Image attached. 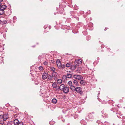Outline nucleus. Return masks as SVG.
Segmentation results:
<instances>
[{"instance_id":"9","label":"nucleus","mask_w":125,"mask_h":125,"mask_svg":"<svg viewBox=\"0 0 125 125\" xmlns=\"http://www.w3.org/2000/svg\"><path fill=\"white\" fill-rule=\"evenodd\" d=\"M48 76V73L44 72L43 73L42 78L43 79H45L47 78Z\"/></svg>"},{"instance_id":"8","label":"nucleus","mask_w":125,"mask_h":125,"mask_svg":"<svg viewBox=\"0 0 125 125\" xmlns=\"http://www.w3.org/2000/svg\"><path fill=\"white\" fill-rule=\"evenodd\" d=\"M62 91H63V92L65 94H67L68 93L69 91V87L65 86V87H64V88L63 90Z\"/></svg>"},{"instance_id":"21","label":"nucleus","mask_w":125,"mask_h":125,"mask_svg":"<svg viewBox=\"0 0 125 125\" xmlns=\"http://www.w3.org/2000/svg\"><path fill=\"white\" fill-rule=\"evenodd\" d=\"M73 83L75 85L77 86H79V84L78 83V81L76 80H74L73 81Z\"/></svg>"},{"instance_id":"53","label":"nucleus","mask_w":125,"mask_h":125,"mask_svg":"<svg viewBox=\"0 0 125 125\" xmlns=\"http://www.w3.org/2000/svg\"><path fill=\"white\" fill-rule=\"evenodd\" d=\"M44 29H46V27H45V26H44Z\"/></svg>"},{"instance_id":"63","label":"nucleus","mask_w":125,"mask_h":125,"mask_svg":"<svg viewBox=\"0 0 125 125\" xmlns=\"http://www.w3.org/2000/svg\"><path fill=\"white\" fill-rule=\"evenodd\" d=\"M69 73H71L70 72V71H69Z\"/></svg>"},{"instance_id":"10","label":"nucleus","mask_w":125,"mask_h":125,"mask_svg":"<svg viewBox=\"0 0 125 125\" xmlns=\"http://www.w3.org/2000/svg\"><path fill=\"white\" fill-rule=\"evenodd\" d=\"M71 16V17L73 18V17L75 18L76 17L75 14L76 13L74 11H72L70 12Z\"/></svg>"},{"instance_id":"52","label":"nucleus","mask_w":125,"mask_h":125,"mask_svg":"<svg viewBox=\"0 0 125 125\" xmlns=\"http://www.w3.org/2000/svg\"><path fill=\"white\" fill-rule=\"evenodd\" d=\"M51 62L52 63H53L54 62V61L53 60H51Z\"/></svg>"},{"instance_id":"19","label":"nucleus","mask_w":125,"mask_h":125,"mask_svg":"<svg viewBox=\"0 0 125 125\" xmlns=\"http://www.w3.org/2000/svg\"><path fill=\"white\" fill-rule=\"evenodd\" d=\"M19 122V121L17 119H15L14 120L13 122L14 125H17Z\"/></svg>"},{"instance_id":"1","label":"nucleus","mask_w":125,"mask_h":125,"mask_svg":"<svg viewBox=\"0 0 125 125\" xmlns=\"http://www.w3.org/2000/svg\"><path fill=\"white\" fill-rule=\"evenodd\" d=\"M56 62L57 66L58 68L62 69L65 68V65L64 64L62 65L61 61L59 60H57Z\"/></svg>"},{"instance_id":"18","label":"nucleus","mask_w":125,"mask_h":125,"mask_svg":"<svg viewBox=\"0 0 125 125\" xmlns=\"http://www.w3.org/2000/svg\"><path fill=\"white\" fill-rule=\"evenodd\" d=\"M97 52H102L104 51L100 47H97Z\"/></svg>"},{"instance_id":"41","label":"nucleus","mask_w":125,"mask_h":125,"mask_svg":"<svg viewBox=\"0 0 125 125\" xmlns=\"http://www.w3.org/2000/svg\"><path fill=\"white\" fill-rule=\"evenodd\" d=\"M111 49H110L109 48H107V51L108 52H110V51Z\"/></svg>"},{"instance_id":"61","label":"nucleus","mask_w":125,"mask_h":125,"mask_svg":"<svg viewBox=\"0 0 125 125\" xmlns=\"http://www.w3.org/2000/svg\"><path fill=\"white\" fill-rule=\"evenodd\" d=\"M9 22H10H10H11V21H10Z\"/></svg>"},{"instance_id":"16","label":"nucleus","mask_w":125,"mask_h":125,"mask_svg":"<svg viewBox=\"0 0 125 125\" xmlns=\"http://www.w3.org/2000/svg\"><path fill=\"white\" fill-rule=\"evenodd\" d=\"M65 86L63 84H62L59 87V88L61 91H62L65 87Z\"/></svg>"},{"instance_id":"30","label":"nucleus","mask_w":125,"mask_h":125,"mask_svg":"<svg viewBox=\"0 0 125 125\" xmlns=\"http://www.w3.org/2000/svg\"><path fill=\"white\" fill-rule=\"evenodd\" d=\"M3 59L2 57L0 56V64L2 63V62L3 63H4V62H3Z\"/></svg>"},{"instance_id":"13","label":"nucleus","mask_w":125,"mask_h":125,"mask_svg":"<svg viewBox=\"0 0 125 125\" xmlns=\"http://www.w3.org/2000/svg\"><path fill=\"white\" fill-rule=\"evenodd\" d=\"M77 66H76V64H75L74 63V64H73V63H72V65L71 66L70 68L71 70H73L76 68Z\"/></svg>"},{"instance_id":"40","label":"nucleus","mask_w":125,"mask_h":125,"mask_svg":"<svg viewBox=\"0 0 125 125\" xmlns=\"http://www.w3.org/2000/svg\"><path fill=\"white\" fill-rule=\"evenodd\" d=\"M55 89V91H59V90L60 89V88H59V87H57Z\"/></svg>"},{"instance_id":"34","label":"nucleus","mask_w":125,"mask_h":125,"mask_svg":"<svg viewBox=\"0 0 125 125\" xmlns=\"http://www.w3.org/2000/svg\"><path fill=\"white\" fill-rule=\"evenodd\" d=\"M110 53H109V55H115V53L113 52L112 51H110Z\"/></svg>"},{"instance_id":"17","label":"nucleus","mask_w":125,"mask_h":125,"mask_svg":"<svg viewBox=\"0 0 125 125\" xmlns=\"http://www.w3.org/2000/svg\"><path fill=\"white\" fill-rule=\"evenodd\" d=\"M48 79L47 81H49L50 82H51L52 81V80L53 77L52 76V75H49L47 77Z\"/></svg>"},{"instance_id":"36","label":"nucleus","mask_w":125,"mask_h":125,"mask_svg":"<svg viewBox=\"0 0 125 125\" xmlns=\"http://www.w3.org/2000/svg\"><path fill=\"white\" fill-rule=\"evenodd\" d=\"M12 122L11 121H9L7 124V125H11Z\"/></svg>"},{"instance_id":"51","label":"nucleus","mask_w":125,"mask_h":125,"mask_svg":"<svg viewBox=\"0 0 125 125\" xmlns=\"http://www.w3.org/2000/svg\"><path fill=\"white\" fill-rule=\"evenodd\" d=\"M2 23L3 22L2 21H1L0 20V23L2 24Z\"/></svg>"},{"instance_id":"3","label":"nucleus","mask_w":125,"mask_h":125,"mask_svg":"<svg viewBox=\"0 0 125 125\" xmlns=\"http://www.w3.org/2000/svg\"><path fill=\"white\" fill-rule=\"evenodd\" d=\"M73 78L79 80H82L83 78V76L81 75L77 74H75L73 75Z\"/></svg>"},{"instance_id":"20","label":"nucleus","mask_w":125,"mask_h":125,"mask_svg":"<svg viewBox=\"0 0 125 125\" xmlns=\"http://www.w3.org/2000/svg\"><path fill=\"white\" fill-rule=\"evenodd\" d=\"M72 65V63L71 62L67 63L66 64V66L67 67H69L71 66Z\"/></svg>"},{"instance_id":"15","label":"nucleus","mask_w":125,"mask_h":125,"mask_svg":"<svg viewBox=\"0 0 125 125\" xmlns=\"http://www.w3.org/2000/svg\"><path fill=\"white\" fill-rule=\"evenodd\" d=\"M80 84L83 85H85L86 84V81L85 80H81L80 82Z\"/></svg>"},{"instance_id":"7","label":"nucleus","mask_w":125,"mask_h":125,"mask_svg":"<svg viewBox=\"0 0 125 125\" xmlns=\"http://www.w3.org/2000/svg\"><path fill=\"white\" fill-rule=\"evenodd\" d=\"M95 115V114L94 112L90 113L88 115V117L89 118L91 119H93Z\"/></svg>"},{"instance_id":"39","label":"nucleus","mask_w":125,"mask_h":125,"mask_svg":"<svg viewBox=\"0 0 125 125\" xmlns=\"http://www.w3.org/2000/svg\"><path fill=\"white\" fill-rule=\"evenodd\" d=\"M7 113H6L5 114L3 115L4 116L6 117L7 118V119L8 118V116H7Z\"/></svg>"},{"instance_id":"64","label":"nucleus","mask_w":125,"mask_h":125,"mask_svg":"<svg viewBox=\"0 0 125 125\" xmlns=\"http://www.w3.org/2000/svg\"><path fill=\"white\" fill-rule=\"evenodd\" d=\"M103 113V114H104V113Z\"/></svg>"},{"instance_id":"28","label":"nucleus","mask_w":125,"mask_h":125,"mask_svg":"<svg viewBox=\"0 0 125 125\" xmlns=\"http://www.w3.org/2000/svg\"><path fill=\"white\" fill-rule=\"evenodd\" d=\"M50 70L51 71H52L53 72H54L55 70V69L53 67H50Z\"/></svg>"},{"instance_id":"45","label":"nucleus","mask_w":125,"mask_h":125,"mask_svg":"<svg viewBox=\"0 0 125 125\" xmlns=\"http://www.w3.org/2000/svg\"><path fill=\"white\" fill-rule=\"evenodd\" d=\"M101 49H102V48H104V45L103 44L101 45V47H100Z\"/></svg>"},{"instance_id":"6","label":"nucleus","mask_w":125,"mask_h":125,"mask_svg":"<svg viewBox=\"0 0 125 125\" xmlns=\"http://www.w3.org/2000/svg\"><path fill=\"white\" fill-rule=\"evenodd\" d=\"M52 75L53 77H54V79L55 80H56L57 79V73L55 72H53Z\"/></svg>"},{"instance_id":"49","label":"nucleus","mask_w":125,"mask_h":125,"mask_svg":"<svg viewBox=\"0 0 125 125\" xmlns=\"http://www.w3.org/2000/svg\"><path fill=\"white\" fill-rule=\"evenodd\" d=\"M108 29V28H105V29H104V30L106 31Z\"/></svg>"},{"instance_id":"37","label":"nucleus","mask_w":125,"mask_h":125,"mask_svg":"<svg viewBox=\"0 0 125 125\" xmlns=\"http://www.w3.org/2000/svg\"><path fill=\"white\" fill-rule=\"evenodd\" d=\"M14 117V118H16L17 117H18V116L19 115L17 113L16 114H13Z\"/></svg>"},{"instance_id":"11","label":"nucleus","mask_w":125,"mask_h":125,"mask_svg":"<svg viewBox=\"0 0 125 125\" xmlns=\"http://www.w3.org/2000/svg\"><path fill=\"white\" fill-rule=\"evenodd\" d=\"M7 119V118L6 117L4 116L3 115H0V120H4L5 121Z\"/></svg>"},{"instance_id":"44","label":"nucleus","mask_w":125,"mask_h":125,"mask_svg":"<svg viewBox=\"0 0 125 125\" xmlns=\"http://www.w3.org/2000/svg\"><path fill=\"white\" fill-rule=\"evenodd\" d=\"M43 63L44 65H46L48 64V62H47L45 61L43 62Z\"/></svg>"},{"instance_id":"55","label":"nucleus","mask_w":125,"mask_h":125,"mask_svg":"<svg viewBox=\"0 0 125 125\" xmlns=\"http://www.w3.org/2000/svg\"><path fill=\"white\" fill-rule=\"evenodd\" d=\"M3 0H0V3H1V2L3 1Z\"/></svg>"},{"instance_id":"43","label":"nucleus","mask_w":125,"mask_h":125,"mask_svg":"<svg viewBox=\"0 0 125 125\" xmlns=\"http://www.w3.org/2000/svg\"><path fill=\"white\" fill-rule=\"evenodd\" d=\"M101 121V120H98L97 121V123H98V124H100V123L102 122Z\"/></svg>"},{"instance_id":"27","label":"nucleus","mask_w":125,"mask_h":125,"mask_svg":"<svg viewBox=\"0 0 125 125\" xmlns=\"http://www.w3.org/2000/svg\"><path fill=\"white\" fill-rule=\"evenodd\" d=\"M4 12L5 11L4 10L0 9V15L4 14Z\"/></svg>"},{"instance_id":"2","label":"nucleus","mask_w":125,"mask_h":125,"mask_svg":"<svg viewBox=\"0 0 125 125\" xmlns=\"http://www.w3.org/2000/svg\"><path fill=\"white\" fill-rule=\"evenodd\" d=\"M76 89L75 91L78 93L79 94L81 95H82L83 94V89L81 87H76Z\"/></svg>"},{"instance_id":"50","label":"nucleus","mask_w":125,"mask_h":125,"mask_svg":"<svg viewBox=\"0 0 125 125\" xmlns=\"http://www.w3.org/2000/svg\"><path fill=\"white\" fill-rule=\"evenodd\" d=\"M105 114V117H107V114Z\"/></svg>"},{"instance_id":"60","label":"nucleus","mask_w":125,"mask_h":125,"mask_svg":"<svg viewBox=\"0 0 125 125\" xmlns=\"http://www.w3.org/2000/svg\"><path fill=\"white\" fill-rule=\"evenodd\" d=\"M113 125H115L114 124H113Z\"/></svg>"},{"instance_id":"33","label":"nucleus","mask_w":125,"mask_h":125,"mask_svg":"<svg viewBox=\"0 0 125 125\" xmlns=\"http://www.w3.org/2000/svg\"><path fill=\"white\" fill-rule=\"evenodd\" d=\"M68 84L70 86L72 85V83L71 81H69L68 83Z\"/></svg>"},{"instance_id":"25","label":"nucleus","mask_w":125,"mask_h":125,"mask_svg":"<svg viewBox=\"0 0 125 125\" xmlns=\"http://www.w3.org/2000/svg\"><path fill=\"white\" fill-rule=\"evenodd\" d=\"M7 7V6L5 5H2L0 6V9L3 10H4Z\"/></svg>"},{"instance_id":"31","label":"nucleus","mask_w":125,"mask_h":125,"mask_svg":"<svg viewBox=\"0 0 125 125\" xmlns=\"http://www.w3.org/2000/svg\"><path fill=\"white\" fill-rule=\"evenodd\" d=\"M39 70L40 71H42L43 70V67L42 66H41L38 67Z\"/></svg>"},{"instance_id":"12","label":"nucleus","mask_w":125,"mask_h":125,"mask_svg":"<svg viewBox=\"0 0 125 125\" xmlns=\"http://www.w3.org/2000/svg\"><path fill=\"white\" fill-rule=\"evenodd\" d=\"M60 9L59 13L60 14H62L64 12V9L62 7H60Z\"/></svg>"},{"instance_id":"47","label":"nucleus","mask_w":125,"mask_h":125,"mask_svg":"<svg viewBox=\"0 0 125 125\" xmlns=\"http://www.w3.org/2000/svg\"><path fill=\"white\" fill-rule=\"evenodd\" d=\"M35 84L36 85L38 84H39V82L38 81H35Z\"/></svg>"},{"instance_id":"48","label":"nucleus","mask_w":125,"mask_h":125,"mask_svg":"<svg viewBox=\"0 0 125 125\" xmlns=\"http://www.w3.org/2000/svg\"><path fill=\"white\" fill-rule=\"evenodd\" d=\"M4 22H3V24H6V23H7V21H3Z\"/></svg>"},{"instance_id":"62","label":"nucleus","mask_w":125,"mask_h":125,"mask_svg":"<svg viewBox=\"0 0 125 125\" xmlns=\"http://www.w3.org/2000/svg\"><path fill=\"white\" fill-rule=\"evenodd\" d=\"M105 123H106V122H105Z\"/></svg>"},{"instance_id":"29","label":"nucleus","mask_w":125,"mask_h":125,"mask_svg":"<svg viewBox=\"0 0 125 125\" xmlns=\"http://www.w3.org/2000/svg\"><path fill=\"white\" fill-rule=\"evenodd\" d=\"M62 80L61 79H59L57 80V83L61 84L62 83Z\"/></svg>"},{"instance_id":"54","label":"nucleus","mask_w":125,"mask_h":125,"mask_svg":"<svg viewBox=\"0 0 125 125\" xmlns=\"http://www.w3.org/2000/svg\"><path fill=\"white\" fill-rule=\"evenodd\" d=\"M90 20H92V18L91 17H90Z\"/></svg>"},{"instance_id":"59","label":"nucleus","mask_w":125,"mask_h":125,"mask_svg":"<svg viewBox=\"0 0 125 125\" xmlns=\"http://www.w3.org/2000/svg\"><path fill=\"white\" fill-rule=\"evenodd\" d=\"M44 32L46 33V32L45 31H44Z\"/></svg>"},{"instance_id":"57","label":"nucleus","mask_w":125,"mask_h":125,"mask_svg":"<svg viewBox=\"0 0 125 125\" xmlns=\"http://www.w3.org/2000/svg\"><path fill=\"white\" fill-rule=\"evenodd\" d=\"M35 45L33 46H32V47H35Z\"/></svg>"},{"instance_id":"22","label":"nucleus","mask_w":125,"mask_h":125,"mask_svg":"<svg viewBox=\"0 0 125 125\" xmlns=\"http://www.w3.org/2000/svg\"><path fill=\"white\" fill-rule=\"evenodd\" d=\"M57 100L55 98L53 99L52 101V103L54 104H55L57 102Z\"/></svg>"},{"instance_id":"35","label":"nucleus","mask_w":125,"mask_h":125,"mask_svg":"<svg viewBox=\"0 0 125 125\" xmlns=\"http://www.w3.org/2000/svg\"><path fill=\"white\" fill-rule=\"evenodd\" d=\"M17 125H23V123L21 121L20 122L19 121Z\"/></svg>"},{"instance_id":"24","label":"nucleus","mask_w":125,"mask_h":125,"mask_svg":"<svg viewBox=\"0 0 125 125\" xmlns=\"http://www.w3.org/2000/svg\"><path fill=\"white\" fill-rule=\"evenodd\" d=\"M70 88L73 91H75L76 89V88H75V86L73 85L70 86Z\"/></svg>"},{"instance_id":"42","label":"nucleus","mask_w":125,"mask_h":125,"mask_svg":"<svg viewBox=\"0 0 125 125\" xmlns=\"http://www.w3.org/2000/svg\"><path fill=\"white\" fill-rule=\"evenodd\" d=\"M91 39V37H90L87 36L86 37V40L87 41H88L90 40Z\"/></svg>"},{"instance_id":"32","label":"nucleus","mask_w":125,"mask_h":125,"mask_svg":"<svg viewBox=\"0 0 125 125\" xmlns=\"http://www.w3.org/2000/svg\"><path fill=\"white\" fill-rule=\"evenodd\" d=\"M67 78L66 75H64L62 77V79H63L64 80H65Z\"/></svg>"},{"instance_id":"46","label":"nucleus","mask_w":125,"mask_h":125,"mask_svg":"<svg viewBox=\"0 0 125 125\" xmlns=\"http://www.w3.org/2000/svg\"><path fill=\"white\" fill-rule=\"evenodd\" d=\"M87 31H85L83 32V34H84V33H85V35H86L87 34Z\"/></svg>"},{"instance_id":"26","label":"nucleus","mask_w":125,"mask_h":125,"mask_svg":"<svg viewBox=\"0 0 125 125\" xmlns=\"http://www.w3.org/2000/svg\"><path fill=\"white\" fill-rule=\"evenodd\" d=\"M52 86L54 88H56L57 86V85L56 84V83H53L52 84Z\"/></svg>"},{"instance_id":"23","label":"nucleus","mask_w":125,"mask_h":125,"mask_svg":"<svg viewBox=\"0 0 125 125\" xmlns=\"http://www.w3.org/2000/svg\"><path fill=\"white\" fill-rule=\"evenodd\" d=\"M70 29V27H68V28H66L65 29L64 31L63 32L66 33H67L69 32V30Z\"/></svg>"},{"instance_id":"5","label":"nucleus","mask_w":125,"mask_h":125,"mask_svg":"<svg viewBox=\"0 0 125 125\" xmlns=\"http://www.w3.org/2000/svg\"><path fill=\"white\" fill-rule=\"evenodd\" d=\"M111 110L113 111L114 113H115L116 114H119V111H118V108H112L111 109Z\"/></svg>"},{"instance_id":"4","label":"nucleus","mask_w":125,"mask_h":125,"mask_svg":"<svg viewBox=\"0 0 125 125\" xmlns=\"http://www.w3.org/2000/svg\"><path fill=\"white\" fill-rule=\"evenodd\" d=\"M82 63L81 60L80 59H78L77 60H76L74 63L76 64V66H78L79 65L81 64Z\"/></svg>"},{"instance_id":"14","label":"nucleus","mask_w":125,"mask_h":125,"mask_svg":"<svg viewBox=\"0 0 125 125\" xmlns=\"http://www.w3.org/2000/svg\"><path fill=\"white\" fill-rule=\"evenodd\" d=\"M68 71H67V74L66 75V77L67 78H71L72 77H73V76L71 74H70L69 73H68Z\"/></svg>"},{"instance_id":"58","label":"nucleus","mask_w":125,"mask_h":125,"mask_svg":"<svg viewBox=\"0 0 125 125\" xmlns=\"http://www.w3.org/2000/svg\"><path fill=\"white\" fill-rule=\"evenodd\" d=\"M105 125H109V124H105Z\"/></svg>"},{"instance_id":"56","label":"nucleus","mask_w":125,"mask_h":125,"mask_svg":"<svg viewBox=\"0 0 125 125\" xmlns=\"http://www.w3.org/2000/svg\"><path fill=\"white\" fill-rule=\"evenodd\" d=\"M51 122H49V124H50L51 125H52V124H51Z\"/></svg>"},{"instance_id":"38","label":"nucleus","mask_w":125,"mask_h":125,"mask_svg":"<svg viewBox=\"0 0 125 125\" xmlns=\"http://www.w3.org/2000/svg\"><path fill=\"white\" fill-rule=\"evenodd\" d=\"M3 121H4V120H0V124L2 125L3 124H4Z\"/></svg>"}]
</instances>
